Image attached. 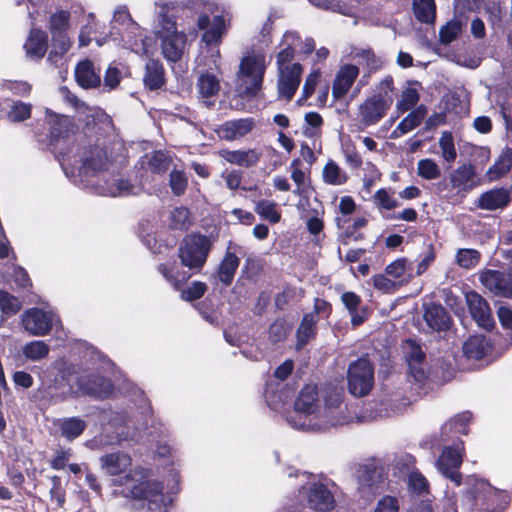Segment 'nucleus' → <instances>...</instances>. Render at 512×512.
Returning <instances> with one entry per match:
<instances>
[{"label":"nucleus","instance_id":"1","mask_svg":"<svg viewBox=\"0 0 512 512\" xmlns=\"http://www.w3.org/2000/svg\"><path fill=\"white\" fill-rule=\"evenodd\" d=\"M114 124L107 114L88 115L81 131L68 116L55 118L47 135V149L59 157L77 160H111Z\"/></svg>","mask_w":512,"mask_h":512},{"label":"nucleus","instance_id":"2","mask_svg":"<svg viewBox=\"0 0 512 512\" xmlns=\"http://www.w3.org/2000/svg\"><path fill=\"white\" fill-rule=\"evenodd\" d=\"M343 390L326 392L324 406L316 411L317 391L315 386H306L295 402V418L292 425L297 429L321 431L349 422L347 407L343 405Z\"/></svg>","mask_w":512,"mask_h":512},{"label":"nucleus","instance_id":"3","mask_svg":"<svg viewBox=\"0 0 512 512\" xmlns=\"http://www.w3.org/2000/svg\"><path fill=\"white\" fill-rule=\"evenodd\" d=\"M113 483L117 486H124L126 491L123 493L125 495H130L135 499H145L159 506V512H161V505H164L163 486L159 482L146 479L143 469L130 470L125 476L115 479Z\"/></svg>","mask_w":512,"mask_h":512},{"label":"nucleus","instance_id":"4","mask_svg":"<svg viewBox=\"0 0 512 512\" xmlns=\"http://www.w3.org/2000/svg\"><path fill=\"white\" fill-rule=\"evenodd\" d=\"M212 249L210 238L200 234H189L181 242L178 255L183 266L200 270Z\"/></svg>","mask_w":512,"mask_h":512},{"label":"nucleus","instance_id":"5","mask_svg":"<svg viewBox=\"0 0 512 512\" xmlns=\"http://www.w3.org/2000/svg\"><path fill=\"white\" fill-rule=\"evenodd\" d=\"M349 392L356 397L367 395L374 385V367L366 358L352 362L347 371Z\"/></svg>","mask_w":512,"mask_h":512},{"label":"nucleus","instance_id":"6","mask_svg":"<svg viewBox=\"0 0 512 512\" xmlns=\"http://www.w3.org/2000/svg\"><path fill=\"white\" fill-rule=\"evenodd\" d=\"M240 71L243 76L251 78L250 84L244 89V95L254 98L262 88L264 74L266 71L265 56H246L241 60Z\"/></svg>","mask_w":512,"mask_h":512},{"label":"nucleus","instance_id":"7","mask_svg":"<svg viewBox=\"0 0 512 512\" xmlns=\"http://www.w3.org/2000/svg\"><path fill=\"white\" fill-rule=\"evenodd\" d=\"M393 97H384L381 93L368 97L359 106V117L365 126L377 124L391 108Z\"/></svg>","mask_w":512,"mask_h":512},{"label":"nucleus","instance_id":"8","mask_svg":"<svg viewBox=\"0 0 512 512\" xmlns=\"http://www.w3.org/2000/svg\"><path fill=\"white\" fill-rule=\"evenodd\" d=\"M21 322L24 330L29 334L44 336L50 332L56 322V316L50 311L30 308L22 314Z\"/></svg>","mask_w":512,"mask_h":512},{"label":"nucleus","instance_id":"9","mask_svg":"<svg viewBox=\"0 0 512 512\" xmlns=\"http://www.w3.org/2000/svg\"><path fill=\"white\" fill-rule=\"evenodd\" d=\"M463 443L456 447H445L437 461L438 470L457 485L461 483V474L457 471L463 460Z\"/></svg>","mask_w":512,"mask_h":512},{"label":"nucleus","instance_id":"10","mask_svg":"<svg viewBox=\"0 0 512 512\" xmlns=\"http://www.w3.org/2000/svg\"><path fill=\"white\" fill-rule=\"evenodd\" d=\"M278 72V98L289 102L293 99L301 83L303 67L296 62L287 66L284 70H278Z\"/></svg>","mask_w":512,"mask_h":512},{"label":"nucleus","instance_id":"11","mask_svg":"<svg viewBox=\"0 0 512 512\" xmlns=\"http://www.w3.org/2000/svg\"><path fill=\"white\" fill-rule=\"evenodd\" d=\"M408 370L415 381L420 382L426 377V353L414 340H407L404 346Z\"/></svg>","mask_w":512,"mask_h":512},{"label":"nucleus","instance_id":"12","mask_svg":"<svg viewBox=\"0 0 512 512\" xmlns=\"http://www.w3.org/2000/svg\"><path fill=\"white\" fill-rule=\"evenodd\" d=\"M110 162H62L61 167L65 175L76 182L86 181L89 177L96 175L100 170H108Z\"/></svg>","mask_w":512,"mask_h":512},{"label":"nucleus","instance_id":"13","mask_svg":"<svg viewBox=\"0 0 512 512\" xmlns=\"http://www.w3.org/2000/svg\"><path fill=\"white\" fill-rule=\"evenodd\" d=\"M466 301L469 311L477 324L486 330H491L494 326V320L485 299L476 292H469L466 294Z\"/></svg>","mask_w":512,"mask_h":512},{"label":"nucleus","instance_id":"14","mask_svg":"<svg viewBox=\"0 0 512 512\" xmlns=\"http://www.w3.org/2000/svg\"><path fill=\"white\" fill-rule=\"evenodd\" d=\"M504 497L503 492L492 487L484 480L475 479L472 488L467 492V498L471 505L489 506L498 498Z\"/></svg>","mask_w":512,"mask_h":512},{"label":"nucleus","instance_id":"15","mask_svg":"<svg viewBox=\"0 0 512 512\" xmlns=\"http://www.w3.org/2000/svg\"><path fill=\"white\" fill-rule=\"evenodd\" d=\"M358 75V66L354 64H344L340 66L332 85L333 98L335 100L342 99L349 92Z\"/></svg>","mask_w":512,"mask_h":512},{"label":"nucleus","instance_id":"16","mask_svg":"<svg viewBox=\"0 0 512 512\" xmlns=\"http://www.w3.org/2000/svg\"><path fill=\"white\" fill-rule=\"evenodd\" d=\"M308 506L319 512L330 511L335 507V499L330 490L322 483H313L307 493Z\"/></svg>","mask_w":512,"mask_h":512},{"label":"nucleus","instance_id":"17","mask_svg":"<svg viewBox=\"0 0 512 512\" xmlns=\"http://www.w3.org/2000/svg\"><path fill=\"white\" fill-rule=\"evenodd\" d=\"M26 56L32 60H41L48 49V34L40 28H32L24 43Z\"/></svg>","mask_w":512,"mask_h":512},{"label":"nucleus","instance_id":"18","mask_svg":"<svg viewBox=\"0 0 512 512\" xmlns=\"http://www.w3.org/2000/svg\"><path fill=\"white\" fill-rule=\"evenodd\" d=\"M143 84L149 91H156L165 86V68L159 59L150 58L146 61L143 74Z\"/></svg>","mask_w":512,"mask_h":512},{"label":"nucleus","instance_id":"19","mask_svg":"<svg viewBox=\"0 0 512 512\" xmlns=\"http://www.w3.org/2000/svg\"><path fill=\"white\" fill-rule=\"evenodd\" d=\"M254 125L253 118L228 120L218 127L217 134L221 139L235 140L250 133Z\"/></svg>","mask_w":512,"mask_h":512},{"label":"nucleus","instance_id":"20","mask_svg":"<svg viewBox=\"0 0 512 512\" xmlns=\"http://www.w3.org/2000/svg\"><path fill=\"white\" fill-rule=\"evenodd\" d=\"M71 13L68 10L59 9L49 17L48 29L52 41L70 42L68 30L70 28Z\"/></svg>","mask_w":512,"mask_h":512},{"label":"nucleus","instance_id":"21","mask_svg":"<svg viewBox=\"0 0 512 512\" xmlns=\"http://www.w3.org/2000/svg\"><path fill=\"white\" fill-rule=\"evenodd\" d=\"M159 39L161 40V50L165 59L173 63L181 60L187 42V37L184 32L163 36Z\"/></svg>","mask_w":512,"mask_h":512},{"label":"nucleus","instance_id":"22","mask_svg":"<svg viewBox=\"0 0 512 512\" xmlns=\"http://www.w3.org/2000/svg\"><path fill=\"white\" fill-rule=\"evenodd\" d=\"M356 477L359 485V490L374 491L377 489L384 480L382 468L375 465H362L357 469Z\"/></svg>","mask_w":512,"mask_h":512},{"label":"nucleus","instance_id":"23","mask_svg":"<svg viewBox=\"0 0 512 512\" xmlns=\"http://www.w3.org/2000/svg\"><path fill=\"white\" fill-rule=\"evenodd\" d=\"M77 83L84 89L97 88L101 84L100 73L96 72L91 60L80 61L75 68Z\"/></svg>","mask_w":512,"mask_h":512},{"label":"nucleus","instance_id":"24","mask_svg":"<svg viewBox=\"0 0 512 512\" xmlns=\"http://www.w3.org/2000/svg\"><path fill=\"white\" fill-rule=\"evenodd\" d=\"M101 467L109 475H120L132 465L131 457L124 452H115L100 457Z\"/></svg>","mask_w":512,"mask_h":512},{"label":"nucleus","instance_id":"25","mask_svg":"<svg viewBox=\"0 0 512 512\" xmlns=\"http://www.w3.org/2000/svg\"><path fill=\"white\" fill-rule=\"evenodd\" d=\"M79 386L84 393L98 398H106L113 391L112 382L109 379L97 375L89 378L86 383L81 379Z\"/></svg>","mask_w":512,"mask_h":512},{"label":"nucleus","instance_id":"26","mask_svg":"<svg viewBox=\"0 0 512 512\" xmlns=\"http://www.w3.org/2000/svg\"><path fill=\"white\" fill-rule=\"evenodd\" d=\"M424 319L427 325L436 331L446 330L450 323L448 313L438 304L425 305Z\"/></svg>","mask_w":512,"mask_h":512},{"label":"nucleus","instance_id":"27","mask_svg":"<svg viewBox=\"0 0 512 512\" xmlns=\"http://www.w3.org/2000/svg\"><path fill=\"white\" fill-rule=\"evenodd\" d=\"M510 202L509 192L505 189H493L483 193L478 205L482 209L496 210L506 207Z\"/></svg>","mask_w":512,"mask_h":512},{"label":"nucleus","instance_id":"28","mask_svg":"<svg viewBox=\"0 0 512 512\" xmlns=\"http://www.w3.org/2000/svg\"><path fill=\"white\" fill-rule=\"evenodd\" d=\"M239 263V258L234 252L230 251L229 246L218 269V277L223 284L230 285L232 283Z\"/></svg>","mask_w":512,"mask_h":512},{"label":"nucleus","instance_id":"29","mask_svg":"<svg viewBox=\"0 0 512 512\" xmlns=\"http://www.w3.org/2000/svg\"><path fill=\"white\" fill-rule=\"evenodd\" d=\"M412 9L420 23L434 24L436 20L435 0H413Z\"/></svg>","mask_w":512,"mask_h":512},{"label":"nucleus","instance_id":"30","mask_svg":"<svg viewBox=\"0 0 512 512\" xmlns=\"http://www.w3.org/2000/svg\"><path fill=\"white\" fill-rule=\"evenodd\" d=\"M427 115V108L421 104L414 108L402 121L398 124L394 133L399 131L400 135L406 134L419 126Z\"/></svg>","mask_w":512,"mask_h":512},{"label":"nucleus","instance_id":"31","mask_svg":"<svg viewBox=\"0 0 512 512\" xmlns=\"http://www.w3.org/2000/svg\"><path fill=\"white\" fill-rule=\"evenodd\" d=\"M316 315L306 314L297 330V349H301L316 335Z\"/></svg>","mask_w":512,"mask_h":512},{"label":"nucleus","instance_id":"32","mask_svg":"<svg viewBox=\"0 0 512 512\" xmlns=\"http://www.w3.org/2000/svg\"><path fill=\"white\" fill-rule=\"evenodd\" d=\"M57 425L61 435L70 441L79 437L86 428L85 421L78 417L60 419Z\"/></svg>","mask_w":512,"mask_h":512},{"label":"nucleus","instance_id":"33","mask_svg":"<svg viewBox=\"0 0 512 512\" xmlns=\"http://www.w3.org/2000/svg\"><path fill=\"white\" fill-rule=\"evenodd\" d=\"M488 350V342L482 336H471L463 344L464 354L471 359H481Z\"/></svg>","mask_w":512,"mask_h":512},{"label":"nucleus","instance_id":"34","mask_svg":"<svg viewBox=\"0 0 512 512\" xmlns=\"http://www.w3.org/2000/svg\"><path fill=\"white\" fill-rule=\"evenodd\" d=\"M471 419L469 412H463L456 417L452 418L448 423L444 424L441 428V438L447 440L449 433L454 431L456 433L467 434V424Z\"/></svg>","mask_w":512,"mask_h":512},{"label":"nucleus","instance_id":"35","mask_svg":"<svg viewBox=\"0 0 512 512\" xmlns=\"http://www.w3.org/2000/svg\"><path fill=\"white\" fill-rule=\"evenodd\" d=\"M225 31V19L222 15H216L212 23L202 35V40L207 45L218 43Z\"/></svg>","mask_w":512,"mask_h":512},{"label":"nucleus","instance_id":"36","mask_svg":"<svg viewBox=\"0 0 512 512\" xmlns=\"http://www.w3.org/2000/svg\"><path fill=\"white\" fill-rule=\"evenodd\" d=\"M197 86L199 93L205 98L216 95L220 89L218 78L210 73L201 74Z\"/></svg>","mask_w":512,"mask_h":512},{"label":"nucleus","instance_id":"37","mask_svg":"<svg viewBox=\"0 0 512 512\" xmlns=\"http://www.w3.org/2000/svg\"><path fill=\"white\" fill-rule=\"evenodd\" d=\"M481 259V254L475 249H459L456 252L455 262L464 269L475 268Z\"/></svg>","mask_w":512,"mask_h":512},{"label":"nucleus","instance_id":"38","mask_svg":"<svg viewBox=\"0 0 512 512\" xmlns=\"http://www.w3.org/2000/svg\"><path fill=\"white\" fill-rule=\"evenodd\" d=\"M410 278H406L405 280L396 281L392 280L386 274H377L372 278V283L375 289L382 291L384 293H394L397 291L404 283H407Z\"/></svg>","mask_w":512,"mask_h":512},{"label":"nucleus","instance_id":"39","mask_svg":"<svg viewBox=\"0 0 512 512\" xmlns=\"http://www.w3.org/2000/svg\"><path fill=\"white\" fill-rule=\"evenodd\" d=\"M50 351L49 346L44 341H32L27 343L22 352L25 357L31 361H39L47 357Z\"/></svg>","mask_w":512,"mask_h":512},{"label":"nucleus","instance_id":"40","mask_svg":"<svg viewBox=\"0 0 512 512\" xmlns=\"http://www.w3.org/2000/svg\"><path fill=\"white\" fill-rule=\"evenodd\" d=\"M32 105L22 101H14L7 112V118L10 122H23L31 117Z\"/></svg>","mask_w":512,"mask_h":512},{"label":"nucleus","instance_id":"41","mask_svg":"<svg viewBox=\"0 0 512 512\" xmlns=\"http://www.w3.org/2000/svg\"><path fill=\"white\" fill-rule=\"evenodd\" d=\"M255 211L263 219L271 223H278L281 219L280 213L277 211V204L269 200H261L256 204Z\"/></svg>","mask_w":512,"mask_h":512},{"label":"nucleus","instance_id":"42","mask_svg":"<svg viewBox=\"0 0 512 512\" xmlns=\"http://www.w3.org/2000/svg\"><path fill=\"white\" fill-rule=\"evenodd\" d=\"M462 25L460 21L450 20L439 30V41L441 44L449 45L461 33Z\"/></svg>","mask_w":512,"mask_h":512},{"label":"nucleus","instance_id":"43","mask_svg":"<svg viewBox=\"0 0 512 512\" xmlns=\"http://www.w3.org/2000/svg\"><path fill=\"white\" fill-rule=\"evenodd\" d=\"M191 225L190 212L185 207H177L170 214V227L176 230H186Z\"/></svg>","mask_w":512,"mask_h":512},{"label":"nucleus","instance_id":"44","mask_svg":"<svg viewBox=\"0 0 512 512\" xmlns=\"http://www.w3.org/2000/svg\"><path fill=\"white\" fill-rule=\"evenodd\" d=\"M355 56L359 59V64L367 66L369 73L376 72L382 67V61L371 48L362 49Z\"/></svg>","mask_w":512,"mask_h":512},{"label":"nucleus","instance_id":"45","mask_svg":"<svg viewBox=\"0 0 512 512\" xmlns=\"http://www.w3.org/2000/svg\"><path fill=\"white\" fill-rule=\"evenodd\" d=\"M439 146L444 160H456L454 138L450 131H444L439 139Z\"/></svg>","mask_w":512,"mask_h":512},{"label":"nucleus","instance_id":"46","mask_svg":"<svg viewBox=\"0 0 512 512\" xmlns=\"http://www.w3.org/2000/svg\"><path fill=\"white\" fill-rule=\"evenodd\" d=\"M374 203L377 207L392 210L399 206V202L393 197V192L386 189H379L374 194Z\"/></svg>","mask_w":512,"mask_h":512},{"label":"nucleus","instance_id":"47","mask_svg":"<svg viewBox=\"0 0 512 512\" xmlns=\"http://www.w3.org/2000/svg\"><path fill=\"white\" fill-rule=\"evenodd\" d=\"M0 309L7 316L14 315L21 309V303L8 292L0 291Z\"/></svg>","mask_w":512,"mask_h":512},{"label":"nucleus","instance_id":"48","mask_svg":"<svg viewBox=\"0 0 512 512\" xmlns=\"http://www.w3.org/2000/svg\"><path fill=\"white\" fill-rule=\"evenodd\" d=\"M323 177L327 183L340 185L345 182L346 176L334 162H327L323 169Z\"/></svg>","mask_w":512,"mask_h":512},{"label":"nucleus","instance_id":"49","mask_svg":"<svg viewBox=\"0 0 512 512\" xmlns=\"http://www.w3.org/2000/svg\"><path fill=\"white\" fill-rule=\"evenodd\" d=\"M474 176L473 167L470 162L463 163L451 176L455 187H460L470 181Z\"/></svg>","mask_w":512,"mask_h":512},{"label":"nucleus","instance_id":"50","mask_svg":"<svg viewBox=\"0 0 512 512\" xmlns=\"http://www.w3.org/2000/svg\"><path fill=\"white\" fill-rule=\"evenodd\" d=\"M419 101V93L414 88H407L403 91L401 99L397 102V110L404 113L413 108Z\"/></svg>","mask_w":512,"mask_h":512},{"label":"nucleus","instance_id":"51","mask_svg":"<svg viewBox=\"0 0 512 512\" xmlns=\"http://www.w3.org/2000/svg\"><path fill=\"white\" fill-rule=\"evenodd\" d=\"M178 33L181 32L177 30V23L174 17L167 14H162L158 25V30L156 31L157 38H162L163 36H170L172 34Z\"/></svg>","mask_w":512,"mask_h":512},{"label":"nucleus","instance_id":"52","mask_svg":"<svg viewBox=\"0 0 512 512\" xmlns=\"http://www.w3.org/2000/svg\"><path fill=\"white\" fill-rule=\"evenodd\" d=\"M49 494L52 501H55L59 508L63 507L65 503V490L61 485V478L59 476H52L49 478Z\"/></svg>","mask_w":512,"mask_h":512},{"label":"nucleus","instance_id":"53","mask_svg":"<svg viewBox=\"0 0 512 512\" xmlns=\"http://www.w3.org/2000/svg\"><path fill=\"white\" fill-rule=\"evenodd\" d=\"M207 291V285L204 282L194 281L186 289L181 291V299L193 301L201 298Z\"/></svg>","mask_w":512,"mask_h":512},{"label":"nucleus","instance_id":"54","mask_svg":"<svg viewBox=\"0 0 512 512\" xmlns=\"http://www.w3.org/2000/svg\"><path fill=\"white\" fill-rule=\"evenodd\" d=\"M407 270V260L400 258L390 263L385 268V274L396 281H401Z\"/></svg>","mask_w":512,"mask_h":512},{"label":"nucleus","instance_id":"55","mask_svg":"<svg viewBox=\"0 0 512 512\" xmlns=\"http://www.w3.org/2000/svg\"><path fill=\"white\" fill-rule=\"evenodd\" d=\"M187 177L180 170H173L170 174V186L173 193L177 196L182 195L187 187Z\"/></svg>","mask_w":512,"mask_h":512},{"label":"nucleus","instance_id":"56","mask_svg":"<svg viewBox=\"0 0 512 512\" xmlns=\"http://www.w3.org/2000/svg\"><path fill=\"white\" fill-rule=\"evenodd\" d=\"M71 42L65 41H52V48L48 53L47 60L50 63L57 64V62L69 51Z\"/></svg>","mask_w":512,"mask_h":512},{"label":"nucleus","instance_id":"57","mask_svg":"<svg viewBox=\"0 0 512 512\" xmlns=\"http://www.w3.org/2000/svg\"><path fill=\"white\" fill-rule=\"evenodd\" d=\"M400 505L396 497L385 495L380 498L373 512H399Z\"/></svg>","mask_w":512,"mask_h":512},{"label":"nucleus","instance_id":"58","mask_svg":"<svg viewBox=\"0 0 512 512\" xmlns=\"http://www.w3.org/2000/svg\"><path fill=\"white\" fill-rule=\"evenodd\" d=\"M355 208H356L355 201L351 197L345 196L340 199L339 211L341 212L343 217L336 218L338 227L342 228L344 226V224L346 222V219L344 217L351 215L355 211Z\"/></svg>","mask_w":512,"mask_h":512},{"label":"nucleus","instance_id":"59","mask_svg":"<svg viewBox=\"0 0 512 512\" xmlns=\"http://www.w3.org/2000/svg\"><path fill=\"white\" fill-rule=\"evenodd\" d=\"M409 489L416 493H422L428 490V482L426 478L417 471L411 472L408 476Z\"/></svg>","mask_w":512,"mask_h":512},{"label":"nucleus","instance_id":"60","mask_svg":"<svg viewBox=\"0 0 512 512\" xmlns=\"http://www.w3.org/2000/svg\"><path fill=\"white\" fill-rule=\"evenodd\" d=\"M289 332L288 325L283 321L274 322L269 329V338L272 342H279L286 338Z\"/></svg>","mask_w":512,"mask_h":512},{"label":"nucleus","instance_id":"61","mask_svg":"<svg viewBox=\"0 0 512 512\" xmlns=\"http://www.w3.org/2000/svg\"><path fill=\"white\" fill-rule=\"evenodd\" d=\"M320 78V71L318 69L311 71L305 79L303 85V98H310L315 92L316 85Z\"/></svg>","mask_w":512,"mask_h":512},{"label":"nucleus","instance_id":"62","mask_svg":"<svg viewBox=\"0 0 512 512\" xmlns=\"http://www.w3.org/2000/svg\"><path fill=\"white\" fill-rule=\"evenodd\" d=\"M418 174L425 179H436L440 175V170L435 162H419Z\"/></svg>","mask_w":512,"mask_h":512},{"label":"nucleus","instance_id":"63","mask_svg":"<svg viewBox=\"0 0 512 512\" xmlns=\"http://www.w3.org/2000/svg\"><path fill=\"white\" fill-rule=\"evenodd\" d=\"M295 57V49L288 45L284 49H282L276 57V64L278 70H284L287 66H290L289 64L292 62V60Z\"/></svg>","mask_w":512,"mask_h":512},{"label":"nucleus","instance_id":"64","mask_svg":"<svg viewBox=\"0 0 512 512\" xmlns=\"http://www.w3.org/2000/svg\"><path fill=\"white\" fill-rule=\"evenodd\" d=\"M122 79L121 71L114 66H109L104 75V85L110 90L115 89Z\"/></svg>","mask_w":512,"mask_h":512}]
</instances>
